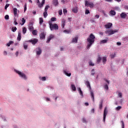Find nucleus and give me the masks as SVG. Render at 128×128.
Masks as SVG:
<instances>
[{"label": "nucleus", "mask_w": 128, "mask_h": 128, "mask_svg": "<svg viewBox=\"0 0 128 128\" xmlns=\"http://www.w3.org/2000/svg\"><path fill=\"white\" fill-rule=\"evenodd\" d=\"M46 2V0H42V4H40V0H38L37 1V4H38V6L39 8H42V6H44V2Z\"/></svg>", "instance_id": "obj_7"}, {"label": "nucleus", "mask_w": 128, "mask_h": 128, "mask_svg": "<svg viewBox=\"0 0 128 128\" xmlns=\"http://www.w3.org/2000/svg\"><path fill=\"white\" fill-rule=\"evenodd\" d=\"M100 36H104V33L102 32H100Z\"/></svg>", "instance_id": "obj_62"}, {"label": "nucleus", "mask_w": 128, "mask_h": 128, "mask_svg": "<svg viewBox=\"0 0 128 128\" xmlns=\"http://www.w3.org/2000/svg\"><path fill=\"white\" fill-rule=\"evenodd\" d=\"M99 108L100 110L102 108V102H100V104L99 105Z\"/></svg>", "instance_id": "obj_39"}, {"label": "nucleus", "mask_w": 128, "mask_h": 128, "mask_svg": "<svg viewBox=\"0 0 128 128\" xmlns=\"http://www.w3.org/2000/svg\"><path fill=\"white\" fill-rule=\"evenodd\" d=\"M14 44V42L12 41H10L8 44H6L7 46H10V44Z\"/></svg>", "instance_id": "obj_32"}, {"label": "nucleus", "mask_w": 128, "mask_h": 128, "mask_svg": "<svg viewBox=\"0 0 128 128\" xmlns=\"http://www.w3.org/2000/svg\"><path fill=\"white\" fill-rule=\"evenodd\" d=\"M16 72V74H18V75L20 76V78H24V80H26V78H26V76L22 72H20L18 70H15Z\"/></svg>", "instance_id": "obj_4"}, {"label": "nucleus", "mask_w": 128, "mask_h": 128, "mask_svg": "<svg viewBox=\"0 0 128 128\" xmlns=\"http://www.w3.org/2000/svg\"><path fill=\"white\" fill-rule=\"evenodd\" d=\"M4 18L5 20H9L10 18V16H8V15H6L4 16Z\"/></svg>", "instance_id": "obj_49"}, {"label": "nucleus", "mask_w": 128, "mask_h": 128, "mask_svg": "<svg viewBox=\"0 0 128 128\" xmlns=\"http://www.w3.org/2000/svg\"><path fill=\"white\" fill-rule=\"evenodd\" d=\"M28 42H32V44H36L38 42V40L36 38H34L32 40H29Z\"/></svg>", "instance_id": "obj_8"}, {"label": "nucleus", "mask_w": 128, "mask_h": 128, "mask_svg": "<svg viewBox=\"0 0 128 128\" xmlns=\"http://www.w3.org/2000/svg\"><path fill=\"white\" fill-rule=\"evenodd\" d=\"M106 114H108V109L106 107L104 108V117H103V120L104 122H106Z\"/></svg>", "instance_id": "obj_6"}, {"label": "nucleus", "mask_w": 128, "mask_h": 128, "mask_svg": "<svg viewBox=\"0 0 128 128\" xmlns=\"http://www.w3.org/2000/svg\"><path fill=\"white\" fill-rule=\"evenodd\" d=\"M90 66H94V64L92 63V62L90 61L89 62Z\"/></svg>", "instance_id": "obj_43"}, {"label": "nucleus", "mask_w": 128, "mask_h": 128, "mask_svg": "<svg viewBox=\"0 0 128 128\" xmlns=\"http://www.w3.org/2000/svg\"><path fill=\"white\" fill-rule=\"evenodd\" d=\"M44 18H46V16H48V12H47V11H44Z\"/></svg>", "instance_id": "obj_35"}, {"label": "nucleus", "mask_w": 128, "mask_h": 128, "mask_svg": "<svg viewBox=\"0 0 128 128\" xmlns=\"http://www.w3.org/2000/svg\"><path fill=\"white\" fill-rule=\"evenodd\" d=\"M104 88L105 90H108V84H105Z\"/></svg>", "instance_id": "obj_45"}, {"label": "nucleus", "mask_w": 128, "mask_h": 128, "mask_svg": "<svg viewBox=\"0 0 128 128\" xmlns=\"http://www.w3.org/2000/svg\"><path fill=\"white\" fill-rule=\"evenodd\" d=\"M36 54L38 56H40L42 54V49L40 47L36 48Z\"/></svg>", "instance_id": "obj_9"}, {"label": "nucleus", "mask_w": 128, "mask_h": 128, "mask_svg": "<svg viewBox=\"0 0 128 128\" xmlns=\"http://www.w3.org/2000/svg\"><path fill=\"white\" fill-rule=\"evenodd\" d=\"M82 121L83 122L86 123V122H88L86 121V118H83L82 119Z\"/></svg>", "instance_id": "obj_50"}, {"label": "nucleus", "mask_w": 128, "mask_h": 128, "mask_svg": "<svg viewBox=\"0 0 128 128\" xmlns=\"http://www.w3.org/2000/svg\"><path fill=\"white\" fill-rule=\"evenodd\" d=\"M95 18H100V16L99 15H96Z\"/></svg>", "instance_id": "obj_57"}, {"label": "nucleus", "mask_w": 128, "mask_h": 128, "mask_svg": "<svg viewBox=\"0 0 128 128\" xmlns=\"http://www.w3.org/2000/svg\"><path fill=\"white\" fill-rule=\"evenodd\" d=\"M118 96H119V98H122V92H118Z\"/></svg>", "instance_id": "obj_42"}, {"label": "nucleus", "mask_w": 128, "mask_h": 128, "mask_svg": "<svg viewBox=\"0 0 128 128\" xmlns=\"http://www.w3.org/2000/svg\"><path fill=\"white\" fill-rule=\"evenodd\" d=\"M84 104H85V106H88V102H85Z\"/></svg>", "instance_id": "obj_61"}, {"label": "nucleus", "mask_w": 128, "mask_h": 128, "mask_svg": "<svg viewBox=\"0 0 128 128\" xmlns=\"http://www.w3.org/2000/svg\"><path fill=\"white\" fill-rule=\"evenodd\" d=\"M64 74L67 76H72V74L70 73H68V72L64 70Z\"/></svg>", "instance_id": "obj_27"}, {"label": "nucleus", "mask_w": 128, "mask_h": 128, "mask_svg": "<svg viewBox=\"0 0 128 128\" xmlns=\"http://www.w3.org/2000/svg\"><path fill=\"white\" fill-rule=\"evenodd\" d=\"M51 21L52 22H56V18L53 17L51 18Z\"/></svg>", "instance_id": "obj_38"}, {"label": "nucleus", "mask_w": 128, "mask_h": 128, "mask_svg": "<svg viewBox=\"0 0 128 128\" xmlns=\"http://www.w3.org/2000/svg\"><path fill=\"white\" fill-rule=\"evenodd\" d=\"M86 85L87 86V88H88L90 90L92 88L90 87V82L86 81Z\"/></svg>", "instance_id": "obj_22"}, {"label": "nucleus", "mask_w": 128, "mask_h": 128, "mask_svg": "<svg viewBox=\"0 0 128 128\" xmlns=\"http://www.w3.org/2000/svg\"><path fill=\"white\" fill-rule=\"evenodd\" d=\"M14 24L16 26V24H18V22H16V21H14Z\"/></svg>", "instance_id": "obj_63"}, {"label": "nucleus", "mask_w": 128, "mask_h": 128, "mask_svg": "<svg viewBox=\"0 0 128 128\" xmlns=\"http://www.w3.org/2000/svg\"><path fill=\"white\" fill-rule=\"evenodd\" d=\"M96 39V36L94 34H91L90 35V36L88 38H87V42H88V44L86 48L88 50H90V46H92V45L94 42V40Z\"/></svg>", "instance_id": "obj_1"}, {"label": "nucleus", "mask_w": 128, "mask_h": 128, "mask_svg": "<svg viewBox=\"0 0 128 128\" xmlns=\"http://www.w3.org/2000/svg\"><path fill=\"white\" fill-rule=\"evenodd\" d=\"M40 38L41 40H44V38H46V34H44V32H41L40 34Z\"/></svg>", "instance_id": "obj_13"}, {"label": "nucleus", "mask_w": 128, "mask_h": 128, "mask_svg": "<svg viewBox=\"0 0 128 128\" xmlns=\"http://www.w3.org/2000/svg\"><path fill=\"white\" fill-rule=\"evenodd\" d=\"M4 56H6V54H8V52H6V51H4Z\"/></svg>", "instance_id": "obj_58"}, {"label": "nucleus", "mask_w": 128, "mask_h": 128, "mask_svg": "<svg viewBox=\"0 0 128 128\" xmlns=\"http://www.w3.org/2000/svg\"><path fill=\"white\" fill-rule=\"evenodd\" d=\"M54 38V36L53 35V34H51L50 35L48 38V39L46 41V43L47 44H48L50 43V40H52V38Z\"/></svg>", "instance_id": "obj_11"}, {"label": "nucleus", "mask_w": 128, "mask_h": 128, "mask_svg": "<svg viewBox=\"0 0 128 128\" xmlns=\"http://www.w3.org/2000/svg\"><path fill=\"white\" fill-rule=\"evenodd\" d=\"M102 62L104 64H106V57L103 56L102 58Z\"/></svg>", "instance_id": "obj_18"}, {"label": "nucleus", "mask_w": 128, "mask_h": 128, "mask_svg": "<svg viewBox=\"0 0 128 128\" xmlns=\"http://www.w3.org/2000/svg\"><path fill=\"white\" fill-rule=\"evenodd\" d=\"M63 12L64 14H68V10H66V9H64Z\"/></svg>", "instance_id": "obj_40"}, {"label": "nucleus", "mask_w": 128, "mask_h": 128, "mask_svg": "<svg viewBox=\"0 0 128 128\" xmlns=\"http://www.w3.org/2000/svg\"><path fill=\"white\" fill-rule=\"evenodd\" d=\"M20 40H22V33H21L20 31H19L18 32L17 40H18L19 42H20Z\"/></svg>", "instance_id": "obj_12"}, {"label": "nucleus", "mask_w": 128, "mask_h": 128, "mask_svg": "<svg viewBox=\"0 0 128 128\" xmlns=\"http://www.w3.org/2000/svg\"><path fill=\"white\" fill-rule=\"evenodd\" d=\"M13 10L14 16H18V9L16 8H14Z\"/></svg>", "instance_id": "obj_16"}, {"label": "nucleus", "mask_w": 128, "mask_h": 128, "mask_svg": "<svg viewBox=\"0 0 128 128\" xmlns=\"http://www.w3.org/2000/svg\"><path fill=\"white\" fill-rule=\"evenodd\" d=\"M106 2H112V0H105Z\"/></svg>", "instance_id": "obj_59"}, {"label": "nucleus", "mask_w": 128, "mask_h": 128, "mask_svg": "<svg viewBox=\"0 0 128 128\" xmlns=\"http://www.w3.org/2000/svg\"><path fill=\"white\" fill-rule=\"evenodd\" d=\"M58 14H59L60 16H62V10H60L58 11Z\"/></svg>", "instance_id": "obj_52"}, {"label": "nucleus", "mask_w": 128, "mask_h": 128, "mask_svg": "<svg viewBox=\"0 0 128 128\" xmlns=\"http://www.w3.org/2000/svg\"><path fill=\"white\" fill-rule=\"evenodd\" d=\"M53 4H54L55 6H58V0H54L53 2Z\"/></svg>", "instance_id": "obj_20"}, {"label": "nucleus", "mask_w": 128, "mask_h": 128, "mask_svg": "<svg viewBox=\"0 0 128 128\" xmlns=\"http://www.w3.org/2000/svg\"><path fill=\"white\" fill-rule=\"evenodd\" d=\"M48 8H50L49 6H46V7L44 8V12H48Z\"/></svg>", "instance_id": "obj_37"}, {"label": "nucleus", "mask_w": 128, "mask_h": 128, "mask_svg": "<svg viewBox=\"0 0 128 128\" xmlns=\"http://www.w3.org/2000/svg\"><path fill=\"white\" fill-rule=\"evenodd\" d=\"M108 42V38H106V40H101L100 44H106Z\"/></svg>", "instance_id": "obj_15"}, {"label": "nucleus", "mask_w": 128, "mask_h": 128, "mask_svg": "<svg viewBox=\"0 0 128 128\" xmlns=\"http://www.w3.org/2000/svg\"><path fill=\"white\" fill-rule=\"evenodd\" d=\"M16 56H18V52H16Z\"/></svg>", "instance_id": "obj_60"}, {"label": "nucleus", "mask_w": 128, "mask_h": 128, "mask_svg": "<svg viewBox=\"0 0 128 128\" xmlns=\"http://www.w3.org/2000/svg\"><path fill=\"white\" fill-rule=\"evenodd\" d=\"M90 94H91L92 98V99L93 102H94V92L91 91Z\"/></svg>", "instance_id": "obj_28"}, {"label": "nucleus", "mask_w": 128, "mask_h": 128, "mask_svg": "<svg viewBox=\"0 0 128 128\" xmlns=\"http://www.w3.org/2000/svg\"><path fill=\"white\" fill-rule=\"evenodd\" d=\"M50 30H58V24H52V23H50Z\"/></svg>", "instance_id": "obj_2"}, {"label": "nucleus", "mask_w": 128, "mask_h": 128, "mask_svg": "<svg viewBox=\"0 0 128 128\" xmlns=\"http://www.w3.org/2000/svg\"><path fill=\"white\" fill-rule=\"evenodd\" d=\"M110 14H111V16H116V11L114 10H111L110 12Z\"/></svg>", "instance_id": "obj_21"}, {"label": "nucleus", "mask_w": 128, "mask_h": 128, "mask_svg": "<svg viewBox=\"0 0 128 128\" xmlns=\"http://www.w3.org/2000/svg\"><path fill=\"white\" fill-rule=\"evenodd\" d=\"M46 77H42V82H44L45 80H46Z\"/></svg>", "instance_id": "obj_55"}, {"label": "nucleus", "mask_w": 128, "mask_h": 128, "mask_svg": "<svg viewBox=\"0 0 128 128\" xmlns=\"http://www.w3.org/2000/svg\"><path fill=\"white\" fill-rule=\"evenodd\" d=\"M116 44L117 46H121L122 43L120 42H117Z\"/></svg>", "instance_id": "obj_56"}, {"label": "nucleus", "mask_w": 128, "mask_h": 128, "mask_svg": "<svg viewBox=\"0 0 128 128\" xmlns=\"http://www.w3.org/2000/svg\"><path fill=\"white\" fill-rule=\"evenodd\" d=\"M71 88L72 90H74V92H76V86H74V84H72Z\"/></svg>", "instance_id": "obj_25"}, {"label": "nucleus", "mask_w": 128, "mask_h": 128, "mask_svg": "<svg viewBox=\"0 0 128 128\" xmlns=\"http://www.w3.org/2000/svg\"><path fill=\"white\" fill-rule=\"evenodd\" d=\"M90 10H86L85 11V14H90Z\"/></svg>", "instance_id": "obj_47"}, {"label": "nucleus", "mask_w": 128, "mask_h": 128, "mask_svg": "<svg viewBox=\"0 0 128 128\" xmlns=\"http://www.w3.org/2000/svg\"><path fill=\"white\" fill-rule=\"evenodd\" d=\"M116 57V53H114V54H111L110 55V58H114Z\"/></svg>", "instance_id": "obj_36"}, {"label": "nucleus", "mask_w": 128, "mask_h": 128, "mask_svg": "<svg viewBox=\"0 0 128 128\" xmlns=\"http://www.w3.org/2000/svg\"><path fill=\"white\" fill-rule=\"evenodd\" d=\"M112 26V24L110 22L104 25L105 28H110Z\"/></svg>", "instance_id": "obj_10"}, {"label": "nucleus", "mask_w": 128, "mask_h": 128, "mask_svg": "<svg viewBox=\"0 0 128 128\" xmlns=\"http://www.w3.org/2000/svg\"><path fill=\"white\" fill-rule=\"evenodd\" d=\"M122 108V106H118L116 108V110H120Z\"/></svg>", "instance_id": "obj_44"}, {"label": "nucleus", "mask_w": 128, "mask_h": 128, "mask_svg": "<svg viewBox=\"0 0 128 128\" xmlns=\"http://www.w3.org/2000/svg\"><path fill=\"white\" fill-rule=\"evenodd\" d=\"M24 48L25 49V50H26V48H28V45L26 44H24Z\"/></svg>", "instance_id": "obj_54"}, {"label": "nucleus", "mask_w": 128, "mask_h": 128, "mask_svg": "<svg viewBox=\"0 0 128 128\" xmlns=\"http://www.w3.org/2000/svg\"><path fill=\"white\" fill-rule=\"evenodd\" d=\"M116 32H118V30H108L106 31H105V34H108V36H112V34H114Z\"/></svg>", "instance_id": "obj_3"}, {"label": "nucleus", "mask_w": 128, "mask_h": 128, "mask_svg": "<svg viewBox=\"0 0 128 128\" xmlns=\"http://www.w3.org/2000/svg\"><path fill=\"white\" fill-rule=\"evenodd\" d=\"M78 90L79 92V94L81 96H84V94L82 93V89H80V88H78Z\"/></svg>", "instance_id": "obj_23"}, {"label": "nucleus", "mask_w": 128, "mask_h": 128, "mask_svg": "<svg viewBox=\"0 0 128 128\" xmlns=\"http://www.w3.org/2000/svg\"><path fill=\"white\" fill-rule=\"evenodd\" d=\"M16 30H18L16 27H12V32H16Z\"/></svg>", "instance_id": "obj_34"}, {"label": "nucleus", "mask_w": 128, "mask_h": 128, "mask_svg": "<svg viewBox=\"0 0 128 128\" xmlns=\"http://www.w3.org/2000/svg\"><path fill=\"white\" fill-rule=\"evenodd\" d=\"M32 14H36V12L33 11Z\"/></svg>", "instance_id": "obj_64"}, {"label": "nucleus", "mask_w": 128, "mask_h": 128, "mask_svg": "<svg viewBox=\"0 0 128 128\" xmlns=\"http://www.w3.org/2000/svg\"><path fill=\"white\" fill-rule=\"evenodd\" d=\"M78 37H75L72 40V42H78Z\"/></svg>", "instance_id": "obj_19"}, {"label": "nucleus", "mask_w": 128, "mask_h": 128, "mask_svg": "<svg viewBox=\"0 0 128 128\" xmlns=\"http://www.w3.org/2000/svg\"><path fill=\"white\" fill-rule=\"evenodd\" d=\"M8 6H10V4H6V5L5 6V10H6Z\"/></svg>", "instance_id": "obj_51"}, {"label": "nucleus", "mask_w": 128, "mask_h": 128, "mask_svg": "<svg viewBox=\"0 0 128 128\" xmlns=\"http://www.w3.org/2000/svg\"><path fill=\"white\" fill-rule=\"evenodd\" d=\"M26 23V20H24V18H22V26H23V24H24Z\"/></svg>", "instance_id": "obj_41"}, {"label": "nucleus", "mask_w": 128, "mask_h": 128, "mask_svg": "<svg viewBox=\"0 0 128 128\" xmlns=\"http://www.w3.org/2000/svg\"><path fill=\"white\" fill-rule=\"evenodd\" d=\"M64 26H66V20H62V28H64Z\"/></svg>", "instance_id": "obj_26"}, {"label": "nucleus", "mask_w": 128, "mask_h": 128, "mask_svg": "<svg viewBox=\"0 0 128 128\" xmlns=\"http://www.w3.org/2000/svg\"><path fill=\"white\" fill-rule=\"evenodd\" d=\"M104 80H105V82H107L108 84H110V81L108 80H106V78H104Z\"/></svg>", "instance_id": "obj_53"}, {"label": "nucleus", "mask_w": 128, "mask_h": 128, "mask_svg": "<svg viewBox=\"0 0 128 128\" xmlns=\"http://www.w3.org/2000/svg\"><path fill=\"white\" fill-rule=\"evenodd\" d=\"M85 6H88L90 8H92L94 6V4L93 2H89L88 1L86 0Z\"/></svg>", "instance_id": "obj_5"}, {"label": "nucleus", "mask_w": 128, "mask_h": 128, "mask_svg": "<svg viewBox=\"0 0 128 128\" xmlns=\"http://www.w3.org/2000/svg\"><path fill=\"white\" fill-rule=\"evenodd\" d=\"M120 18H126V14L124 12H122L120 15Z\"/></svg>", "instance_id": "obj_17"}, {"label": "nucleus", "mask_w": 128, "mask_h": 128, "mask_svg": "<svg viewBox=\"0 0 128 128\" xmlns=\"http://www.w3.org/2000/svg\"><path fill=\"white\" fill-rule=\"evenodd\" d=\"M28 28H29V30H30V32H32V30H34V26H28Z\"/></svg>", "instance_id": "obj_33"}, {"label": "nucleus", "mask_w": 128, "mask_h": 128, "mask_svg": "<svg viewBox=\"0 0 128 128\" xmlns=\"http://www.w3.org/2000/svg\"><path fill=\"white\" fill-rule=\"evenodd\" d=\"M26 4H25L24 5V12H26Z\"/></svg>", "instance_id": "obj_48"}, {"label": "nucleus", "mask_w": 128, "mask_h": 128, "mask_svg": "<svg viewBox=\"0 0 128 128\" xmlns=\"http://www.w3.org/2000/svg\"><path fill=\"white\" fill-rule=\"evenodd\" d=\"M72 12L74 14H76L78 12V7H75L72 9Z\"/></svg>", "instance_id": "obj_24"}, {"label": "nucleus", "mask_w": 128, "mask_h": 128, "mask_svg": "<svg viewBox=\"0 0 128 128\" xmlns=\"http://www.w3.org/2000/svg\"><path fill=\"white\" fill-rule=\"evenodd\" d=\"M39 20H40V24L42 26V22H44V19L42 18H40Z\"/></svg>", "instance_id": "obj_29"}, {"label": "nucleus", "mask_w": 128, "mask_h": 128, "mask_svg": "<svg viewBox=\"0 0 128 128\" xmlns=\"http://www.w3.org/2000/svg\"><path fill=\"white\" fill-rule=\"evenodd\" d=\"M122 128H124V121H121Z\"/></svg>", "instance_id": "obj_46"}, {"label": "nucleus", "mask_w": 128, "mask_h": 128, "mask_svg": "<svg viewBox=\"0 0 128 128\" xmlns=\"http://www.w3.org/2000/svg\"><path fill=\"white\" fill-rule=\"evenodd\" d=\"M33 36H36L38 34V31L36 30H33L32 32Z\"/></svg>", "instance_id": "obj_30"}, {"label": "nucleus", "mask_w": 128, "mask_h": 128, "mask_svg": "<svg viewBox=\"0 0 128 128\" xmlns=\"http://www.w3.org/2000/svg\"><path fill=\"white\" fill-rule=\"evenodd\" d=\"M26 32V28L24 27L22 28V33L24 34Z\"/></svg>", "instance_id": "obj_31"}, {"label": "nucleus", "mask_w": 128, "mask_h": 128, "mask_svg": "<svg viewBox=\"0 0 128 128\" xmlns=\"http://www.w3.org/2000/svg\"><path fill=\"white\" fill-rule=\"evenodd\" d=\"M102 62V57L100 56V55H98V58L96 60V62L97 64H100Z\"/></svg>", "instance_id": "obj_14"}]
</instances>
